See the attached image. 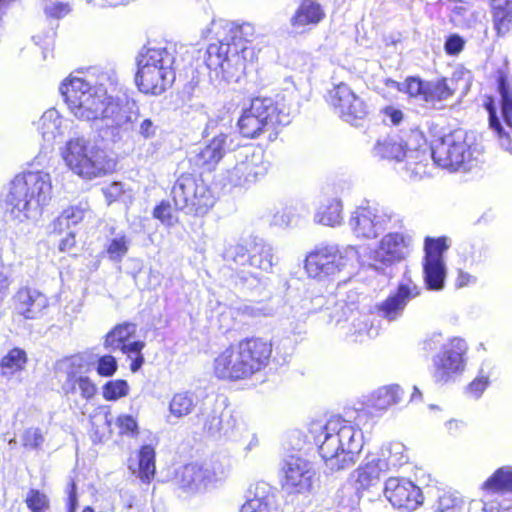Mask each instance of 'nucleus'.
Masks as SVG:
<instances>
[{
    "label": "nucleus",
    "mask_w": 512,
    "mask_h": 512,
    "mask_svg": "<svg viewBox=\"0 0 512 512\" xmlns=\"http://www.w3.org/2000/svg\"><path fill=\"white\" fill-rule=\"evenodd\" d=\"M420 287L412 280L406 271L398 285L397 291L377 305L379 316L388 321H394L402 316L409 301L420 295Z\"/></svg>",
    "instance_id": "22"
},
{
    "label": "nucleus",
    "mask_w": 512,
    "mask_h": 512,
    "mask_svg": "<svg viewBox=\"0 0 512 512\" xmlns=\"http://www.w3.org/2000/svg\"><path fill=\"white\" fill-rule=\"evenodd\" d=\"M439 512H458L456 501L449 496H443L439 500Z\"/></svg>",
    "instance_id": "64"
},
{
    "label": "nucleus",
    "mask_w": 512,
    "mask_h": 512,
    "mask_svg": "<svg viewBox=\"0 0 512 512\" xmlns=\"http://www.w3.org/2000/svg\"><path fill=\"white\" fill-rule=\"evenodd\" d=\"M377 334V329L373 326L368 327V323L364 318H357L351 323V328L347 336L351 337L354 341H361L364 336L373 338Z\"/></svg>",
    "instance_id": "46"
},
{
    "label": "nucleus",
    "mask_w": 512,
    "mask_h": 512,
    "mask_svg": "<svg viewBox=\"0 0 512 512\" xmlns=\"http://www.w3.org/2000/svg\"><path fill=\"white\" fill-rule=\"evenodd\" d=\"M247 249L242 244H235L229 247L224 254L227 260H232L234 263L244 265L248 263Z\"/></svg>",
    "instance_id": "56"
},
{
    "label": "nucleus",
    "mask_w": 512,
    "mask_h": 512,
    "mask_svg": "<svg viewBox=\"0 0 512 512\" xmlns=\"http://www.w3.org/2000/svg\"><path fill=\"white\" fill-rule=\"evenodd\" d=\"M45 441L44 434L40 428L28 427L20 435L21 445L27 450H38Z\"/></svg>",
    "instance_id": "44"
},
{
    "label": "nucleus",
    "mask_w": 512,
    "mask_h": 512,
    "mask_svg": "<svg viewBox=\"0 0 512 512\" xmlns=\"http://www.w3.org/2000/svg\"><path fill=\"white\" fill-rule=\"evenodd\" d=\"M153 217L168 227H172L177 223V218L173 215L171 206L166 201H162L154 208Z\"/></svg>",
    "instance_id": "51"
},
{
    "label": "nucleus",
    "mask_w": 512,
    "mask_h": 512,
    "mask_svg": "<svg viewBox=\"0 0 512 512\" xmlns=\"http://www.w3.org/2000/svg\"><path fill=\"white\" fill-rule=\"evenodd\" d=\"M130 245L129 238L123 234H116L107 244L106 251L111 260L119 262L127 254Z\"/></svg>",
    "instance_id": "42"
},
{
    "label": "nucleus",
    "mask_w": 512,
    "mask_h": 512,
    "mask_svg": "<svg viewBox=\"0 0 512 512\" xmlns=\"http://www.w3.org/2000/svg\"><path fill=\"white\" fill-rule=\"evenodd\" d=\"M448 249L445 238L425 241V258L423 262V279L428 290L440 291L444 288L447 269L443 253Z\"/></svg>",
    "instance_id": "17"
},
{
    "label": "nucleus",
    "mask_w": 512,
    "mask_h": 512,
    "mask_svg": "<svg viewBox=\"0 0 512 512\" xmlns=\"http://www.w3.org/2000/svg\"><path fill=\"white\" fill-rule=\"evenodd\" d=\"M118 364L115 357L104 355L98 359L97 373L103 377H110L117 371Z\"/></svg>",
    "instance_id": "54"
},
{
    "label": "nucleus",
    "mask_w": 512,
    "mask_h": 512,
    "mask_svg": "<svg viewBox=\"0 0 512 512\" xmlns=\"http://www.w3.org/2000/svg\"><path fill=\"white\" fill-rule=\"evenodd\" d=\"M60 154L69 170L84 180L101 177L112 170V161L106 152L84 137L69 139Z\"/></svg>",
    "instance_id": "8"
},
{
    "label": "nucleus",
    "mask_w": 512,
    "mask_h": 512,
    "mask_svg": "<svg viewBox=\"0 0 512 512\" xmlns=\"http://www.w3.org/2000/svg\"><path fill=\"white\" fill-rule=\"evenodd\" d=\"M452 20L457 23V25H464L465 23L460 18H471L472 20H476L475 12L471 11L464 5H456L452 11Z\"/></svg>",
    "instance_id": "61"
},
{
    "label": "nucleus",
    "mask_w": 512,
    "mask_h": 512,
    "mask_svg": "<svg viewBox=\"0 0 512 512\" xmlns=\"http://www.w3.org/2000/svg\"><path fill=\"white\" fill-rule=\"evenodd\" d=\"M47 306V297L34 288H21L14 296L15 311L25 319L38 318Z\"/></svg>",
    "instance_id": "25"
},
{
    "label": "nucleus",
    "mask_w": 512,
    "mask_h": 512,
    "mask_svg": "<svg viewBox=\"0 0 512 512\" xmlns=\"http://www.w3.org/2000/svg\"><path fill=\"white\" fill-rule=\"evenodd\" d=\"M425 87L426 82L424 83L418 78L410 77L398 89L404 91L410 97L423 101Z\"/></svg>",
    "instance_id": "50"
},
{
    "label": "nucleus",
    "mask_w": 512,
    "mask_h": 512,
    "mask_svg": "<svg viewBox=\"0 0 512 512\" xmlns=\"http://www.w3.org/2000/svg\"><path fill=\"white\" fill-rule=\"evenodd\" d=\"M383 114L385 120H389L394 125H398L403 120L402 111L392 106L384 108Z\"/></svg>",
    "instance_id": "63"
},
{
    "label": "nucleus",
    "mask_w": 512,
    "mask_h": 512,
    "mask_svg": "<svg viewBox=\"0 0 512 512\" xmlns=\"http://www.w3.org/2000/svg\"><path fill=\"white\" fill-rule=\"evenodd\" d=\"M195 406L193 394L188 392L176 393L169 404L170 414L176 418L189 415Z\"/></svg>",
    "instance_id": "39"
},
{
    "label": "nucleus",
    "mask_w": 512,
    "mask_h": 512,
    "mask_svg": "<svg viewBox=\"0 0 512 512\" xmlns=\"http://www.w3.org/2000/svg\"><path fill=\"white\" fill-rule=\"evenodd\" d=\"M175 55L166 47H143L136 57L135 83L145 94L160 95L175 80Z\"/></svg>",
    "instance_id": "6"
},
{
    "label": "nucleus",
    "mask_w": 512,
    "mask_h": 512,
    "mask_svg": "<svg viewBox=\"0 0 512 512\" xmlns=\"http://www.w3.org/2000/svg\"><path fill=\"white\" fill-rule=\"evenodd\" d=\"M86 360L83 355L77 354L60 360L56 365L59 374L66 377L64 388L74 391V382L83 372Z\"/></svg>",
    "instance_id": "30"
},
{
    "label": "nucleus",
    "mask_w": 512,
    "mask_h": 512,
    "mask_svg": "<svg viewBox=\"0 0 512 512\" xmlns=\"http://www.w3.org/2000/svg\"><path fill=\"white\" fill-rule=\"evenodd\" d=\"M424 139L417 130H409L401 134L390 135L379 140L374 153L382 158L405 162V169L411 177L422 178L428 171L429 153L422 149Z\"/></svg>",
    "instance_id": "7"
},
{
    "label": "nucleus",
    "mask_w": 512,
    "mask_h": 512,
    "mask_svg": "<svg viewBox=\"0 0 512 512\" xmlns=\"http://www.w3.org/2000/svg\"><path fill=\"white\" fill-rule=\"evenodd\" d=\"M226 37L211 43L206 51V65L215 74L227 82L237 80L244 72L248 58L253 51L247 46L255 37V28L250 23H230L226 26Z\"/></svg>",
    "instance_id": "3"
},
{
    "label": "nucleus",
    "mask_w": 512,
    "mask_h": 512,
    "mask_svg": "<svg viewBox=\"0 0 512 512\" xmlns=\"http://www.w3.org/2000/svg\"><path fill=\"white\" fill-rule=\"evenodd\" d=\"M52 198V180L43 170L26 171L14 177L4 199L7 217L23 223L37 219Z\"/></svg>",
    "instance_id": "4"
},
{
    "label": "nucleus",
    "mask_w": 512,
    "mask_h": 512,
    "mask_svg": "<svg viewBox=\"0 0 512 512\" xmlns=\"http://www.w3.org/2000/svg\"><path fill=\"white\" fill-rule=\"evenodd\" d=\"M453 92L454 90L450 87L447 79L426 82L423 101L434 104L450 98Z\"/></svg>",
    "instance_id": "37"
},
{
    "label": "nucleus",
    "mask_w": 512,
    "mask_h": 512,
    "mask_svg": "<svg viewBox=\"0 0 512 512\" xmlns=\"http://www.w3.org/2000/svg\"><path fill=\"white\" fill-rule=\"evenodd\" d=\"M410 239L401 233L385 235L376 249L371 251V268L384 273L386 268L403 260L408 253Z\"/></svg>",
    "instance_id": "19"
},
{
    "label": "nucleus",
    "mask_w": 512,
    "mask_h": 512,
    "mask_svg": "<svg viewBox=\"0 0 512 512\" xmlns=\"http://www.w3.org/2000/svg\"><path fill=\"white\" fill-rule=\"evenodd\" d=\"M343 205L337 197L324 199L314 215V221L318 224L335 227L343 222Z\"/></svg>",
    "instance_id": "28"
},
{
    "label": "nucleus",
    "mask_w": 512,
    "mask_h": 512,
    "mask_svg": "<svg viewBox=\"0 0 512 512\" xmlns=\"http://www.w3.org/2000/svg\"><path fill=\"white\" fill-rule=\"evenodd\" d=\"M498 90L501 96V115L505 124L512 129V92L503 75L498 80Z\"/></svg>",
    "instance_id": "40"
},
{
    "label": "nucleus",
    "mask_w": 512,
    "mask_h": 512,
    "mask_svg": "<svg viewBox=\"0 0 512 512\" xmlns=\"http://www.w3.org/2000/svg\"><path fill=\"white\" fill-rule=\"evenodd\" d=\"M136 123H138L137 128L135 129L136 133L145 140L157 137L160 132V124L158 120L151 117L142 118L140 114L137 121L130 123L121 129H128L129 126H132Z\"/></svg>",
    "instance_id": "41"
},
{
    "label": "nucleus",
    "mask_w": 512,
    "mask_h": 512,
    "mask_svg": "<svg viewBox=\"0 0 512 512\" xmlns=\"http://www.w3.org/2000/svg\"><path fill=\"white\" fill-rule=\"evenodd\" d=\"M78 386L83 398L90 399L96 393L95 384L86 376H79L74 382V387Z\"/></svg>",
    "instance_id": "59"
},
{
    "label": "nucleus",
    "mask_w": 512,
    "mask_h": 512,
    "mask_svg": "<svg viewBox=\"0 0 512 512\" xmlns=\"http://www.w3.org/2000/svg\"><path fill=\"white\" fill-rule=\"evenodd\" d=\"M466 341L453 338L445 343L432 359V377L436 383L446 384L459 376L465 368Z\"/></svg>",
    "instance_id": "13"
},
{
    "label": "nucleus",
    "mask_w": 512,
    "mask_h": 512,
    "mask_svg": "<svg viewBox=\"0 0 512 512\" xmlns=\"http://www.w3.org/2000/svg\"><path fill=\"white\" fill-rule=\"evenodd\" d=\"M229 472V466L218 460L189 463L177 470L174 481L182 493L191 496L216 488L226 480Z\"/></svg>",
    "instance_id": "10"
},
{
    "label": "nucleus",
    "mask_w": 512,
    "mask_h": 512,
    "mask_svg": "<svg viewBox=\"0 0 512 512\" xmlns=\"http://www.w3.org/2000/svg\"><path fill=\"white\" fill-rule=\"evenodd\" d=\"M282 473L281 486L288 494H309L318 482L314 465L300 457H289L282 468Z\"/></svg>",
    "instance_id": "14"
},
{
    "label": "nucleus",
    "mask_w": 512,
    "mask_h": 512,
    "mask_svg": "<svg viewBox=\"0 0 512 512\" xmlns=\"http://www.w3.org/2000/svg\"><path fill=\"white\" fill-rule=\"evenodd\" d=\"M38 130L46 142H53L57 137L63 136L66 125L58 111L49 109L43 113L38 121Z\"/></svg>",
    "instance_id": "29"
},
{
    "label": "nucleus",
    "mask_w": 512,
    "mask_h": 512,
    "mask_svg": "<svg viewBox=\"0 0 512 512\" xmlns=\"http://www.w3.org/2000/svg\"><path fill=\"white\" fill-rule=\"evenodd\" d=\"M489 385V376L481 370L479 375L469 384L468 393L478 399Z\"/></svg>",
    "instance_id": "55"
},
{
    "label": "nucleus",
    "mask_w": 512,
    "mask_h": 512,
    "mask_svg": "<svg viewBox=\"0 0 512 512\" xmlns=\"http://www.w3.org/2000/svg\"><path fill=\"white\" fill-rule=\"evenodd\" d=\"M400 399L401 389L398 385H394L379 388L372 394L370 401L375 409L385 410L397 404Z\"/></svg>",
    "instance_id": "35"
},
{
    "label": "nucleus",
    "mask_w": 512,
    "mask_h": 512,
    "mask_svg": "<svg viewBox=\"0 0 512 512\" xmlns=\"http://www.w3.org/2000/svg\"><path fill=\"white\" fill-rule=\"evenodd\" d=\"M25 502L32 512H43L49 506L47 496L34 489L28 492Z\"/></svg>",
    "instance_id": "49"
},
{
    "label": "nucleus",
    "mask_w": 512,
    "mask_h": 512,
    "mask_svg": "<svg viewBox=\"0 0 512 512\" xmlns=\"http://www.w3.org/2000/svg\"><path fill=\"white\" fill-rule=\"evenodd\" d=\"M248 263L253 268L270 272L275 264V256L272 247L264 243L256 244L252 253L249 255Z\"/></svg>",
    "instance_id": "34"
},
{
    "label": "nucleus",
    "mask_w": 512,
    "mask_h": 512,
    "mask_svg": "<svg viewBox=\"0 0 512 512\" xmlns=\"http://www.w3.org/2000/svg\"><path fill=\"white\" fill-rule=\"evenodd\" d=\"M329 100L339 116L352 125H357L369 113L364 100L345 83H340L329 91Z\"/></svg>",
    "instance_id": "18"
},
{
    "label": "nucleus",
    "mask_w": 512,
    "mask_h": 512,
    "mask_svg": "<svg viewBox=\"0 0 512 512\" xmlns=\"http://www.w3.org/2000/svg\"><path fill=\"white\" fill-rule=\"evenodd\" d=\"M171 195L177 209L195 216H204L215 203L208 186L191 175H181L173 185Z\"/></svg>",
    "instance_id": "12"
},
{
    "label": "nucleus",
    "mask_w": 512,
    "mask_h": 512,
    "mask_svg": "<svg viewBox=\"0 0 512 512\" xmlns=\"http://www.w3.org/2000/svg\"><path fill=\"white\" fill-rule=\"evenodd\" d=\"M137 325L131 322H124L116 325L104 339V347L116 351L136 334Z\"/></svg>",
    "instance_id": "31"
},
{
    "label": "nucleus",
    "mask_w": 512,
    "mask_h": 512,
    "mask_svg": "<svg viewBox=\"0 0 512 512\" xmlns=\"http://www.w3.org/2000/svg\"><path fill=\"white\" fill-rule=\"evenodd\" d=\"M268 168L263 150L246 147L239 152L236 165L228 172V179L234 186H243L265 176Z\"/></svg>",
    "instance_id": "16"
},
{
    "label": "nucleus",
    "mask_w": 512,
    "mask_h": 512,
    "mask_svg": "<svg viewBox=\"0 0 512 512\" xmlns=\"http://www.w3.org/2000/svg\"><path fill=\"white\" fill-rule=\"evenodd\" d=\"M240 512H270L269 502L266 498L254 497L243 504Z\"/></svg>",
    "instance_id": "57"
},
{
    "label": "nucleus",
    "mask_w": 512,
    "mask_h": 512,
    "mask_svg": "<svg viewBox=\"0 0 512 512\" xmlns=\"http://www.w3.org/2000/svg\"><path fill=\"white\" fill-rule=\"evenodd\" d=\"M390 457L387 461L389 465L400 466L408 461L406 448L402 443L395 442L389 446Z\"/></svg>",
    "instance_id": "53"
},
{
    "label": "nucleus",
    "mask_w": 512,
    "mask_h": 512,
    "mask_svg": "<svg viewBox=\"0 0 512 512\" xmlns=\"http://www.w3.org/2000/svg\"><path fill=\"white\" fill-rule=\"evenodd\" d=\"M389 468L386 459L372 458L361 465L354 473L357 490H366L375 485L382 472Z\"/></svg>",
    "instance_id": "26"
},
{
    "label": "nucleus",
    "mask_w": 512,
    "mask_h": 512,
    "mask_svg": "<svg viewBox=\"0 0 512 512\" xmlns=\"http://www.w3.org/2000/svg\"><path fill=\"white\" fill-rule=\"evenodd\" d=\"M309 432L330 471H338L353 464L355 456L363 447L362 432L338 416L331 417L324 424L312 423Z\"/></svg>",
    "instance_id": "2"
},
{
    "label": "nucleus",
    "mask_w": 512,
    "mask_h": 512,
    "mask_svg": "<svg viewBox=\"0 0 512 512\" xmlns=\"http://www.w3.org/2000/svg\"><path fill=\"white\" fill-rule=\"evenodd\" d=\"M465 41L457 34L450 35L444 45L445 52L448 55H458L464 48Z\"/></svg>",
    "instance_id": "58"
},
{
    "label": "nucleus",
    "mask_w": 512,
    "mask_h": 512,
    "mask_svg": "<svg viewBox=\"0 0 512 512\" xmlns=\"http://www.w3.org/2000/svg\"><path fill=\"white\" fill-rule=\"evenodd\" d=\"M90 207L88 202L81 201L76 205H72L62 212V220H67L70 225H76L81 222L87 215H90Z\"/></svg>",
    "instance_id": "45"
},
{
    "label": "nucleus",
    "mask_w": 512,
    "mask_h": 512,
    "mask_svg": "<svg viewBox=\"0 0 512 512\" xmlns=\"http://www.w3.org/2000/svg\"><path fill=\"white\" fill-rule=\"evenodd\" d=\"M204 429L211 436L222 437L236 444H244L251 427L234 412L225 411L220 416L209 417L204 424Z\"/></svg>",
    "instance_id": "20"
},
{
    "label": "nucleus",
    "mask_w": 512,
    "mask_h": 512,
    "mask_svg": "<svg viewBox=\"0 0 512 512\" xmlns=\"http://www.w3.org/2000/svg\"><path fill=\"white\" fill-rule=\"evenodd\" d=\"M144 347L145 343L143 341H128L118 350L127 355L129 358H132L133 356L142 354L141 351Z\"/></svg>",
    "instance_id": "62"
},
{
    "label": "nucleus",
    "mask_w": 512,
    "mask_h": 512,
    "mask_svg": "<svg viewBox=\"0 0 512 512\" xmlns=\"http://www.w3.org/2000/svg\"><path fill=\"white\" fill-rule=\"evenodd\" d=\"M272 346L259 338L242 340L221 351L213 361V373L220 380H245L265 368Z\"/></svg>",
    "instance_id": "5"
},
{
    "label": "nucleus",
    "mask_w": 512,
    "mask_h": 512,
    "mask_svg": "<svg viewBox=\"0 0 512 512\" xmlns=\"http://www.w3.org/2000/svg\"><path fill=\"white\" fill-rule=\"evenodd\" d=\"M359 261L360 253L357 247L329 244L317 247L306 256L305 270L309 277L325 280L341 271L354 270Z\"/></svg>",
    "instance_id": "9"
},
{
    "label": "nucleus",
    "mask_w": 512,
    "mask_h": 512,
    "mask_svg": "<svg viewBox=\"0 0 512 512\" xmlns=\"http://www.w3.org/2000/svg\"><path fill=\"white\" fill-rule=\"evenodd\" d=\"M442 168L458 169L473 158V152L461 132L447 135L432 147L429 158Z\"/></svg>",
    "instance_id": "15"
},
{
    "label": "nucleus",
    "mask_w": 512,
    "mask_h": 512,
    "mask_svg": "<svg viewBox=\"0 0 512 512\" xmlns=\"http://www.w3.org/2000/svg\"><path fill=\"white\" fill-rule=\"evenodd\" d=\"M27 356L24 350L14 348L10 350L1 360L0 369L3 376H12L24 369Z\"/></svg>",
    "instance_id": "36"
},
{
    "label": "nucleus",
    "mask_w": 512,
    "mask_h": 512,
    "mask_svg": "<svg viewBox=\"0 0 512 512\" xmlns=\"http://www.w3.org/2000/svg\"><path fill=\"white\" fill-rule=\"evenodd\" d=\"M155 474V451L150 445L141 447L138 460V477L149 483Z\"/></svg>",
    "instance_id": "38"
},
{
    "label": "nucleus",
    "mask_w": 512,
    "mask_h": 512,
    "mask_svg": "<svg viewBox=\"0 0 512 512\" xmlns=\"http://www.w3.org/2000/svg\"><path fill=\"white\" fill-rule=\"evenodd\" d=\"M238 144L235 143V135L233 133H219L213 137L210 142L200 148L198 152L191 158L192 162L199 168L211 171L223 158V156Z\"/></svg>",
    "instance_id": "23"
},
{
    "label": "nucleus",
    "mask_w": 512,
    "mask_h": 512,
    "mask_svg": "<svg viewBox=\"0 0 512 512\" xmlns=\"http://www.w3.org/2000/svg\"><path fill=\"white\" fill-rule=\"evenodd\" d=\"M490 1L495 29L499 35H504L512 28V0Z\"/></svg>",
    "instance_id": "32"
},
{
    "label": "nucleus",
    "mask_w": 512,
    "mask_h": 512,
    "mask_svg": "<svg viewBox=\"0 0 512 512\" xmlns=\"http://www.w3.org/2000/svg\"><path fill=\"white\" fill-rule=\"evenodd\" d=\"M482 490L490 493H512V466L498 468L483 484Z\"/></svg>",
    "instance_id": "33"
},
{
    "label": "nucleus",
    "mask_w": 512,
    "mask_h": 512,
    "mask_svg": "<svg viewBox=\"0 0 512 512\" xmlns=\"http://www.w3.org/2000/svg\"><path fill=\"white\" fill-rule=\"evenodd\" d=\"M102 192L108 204L119 200L125 201V198L131 199L132 197L130 191L126 190L121 182L110 183L102 188Z\"/></svg>",
    "instance_id": "48"
},
{
    "label": "nucleus",
    "mask_w": 512,
    "mask_h": 512,
    "mask_svg": "<svg viewBox=\"0 0 512 512\" xmlns=\"http://www.w3.org/2000/svg\"><path fill=\"white\" fill-rule=\"evenodd\" d=\"M46 15L53 18H61L70 12V7L67 3L62 2H49L45 6Z\"/></svg>",
    "instance_id": "60"
},
{
    "label": "nucleus",
    "mask_w": 512,
    "mask_h": 512,
    "mask_svg": "<svg viewBox=\"0 0 512 512\" xmlns=\"http://www.w3.org/2000/svg\"><path fill=\"white\" fill-rule=\"evenodd\" d=\"M289 122V114L284 105H279L270 98H256L243 111L238 126L243 136L254 138L265 129Z\"/></svg>",
    "instance_id": "11"
},
{
    "label": "nucleus",
    "mask_w": 512,
    "mask_h": 512,
    "mask_svg": "<svg viewBox=\"0 0 512 512\" xmlns=\"http://www.w3.org/2000/svg\"><path fill=\"white\" fill-rule=\"evenodd\" d=\"M325 17L322 5L316 0H302L290 23L294 28L317 25Z\"/></svg>",
    "instance_id": "27"
},
{
    "label": "nucleus",
    "mask_w": 512,
    "mask_h": 512,
    "mask_svg": "<svg viewBox=\"0 0 512 512\" xmlns=\"http://www.w3.org/2000/svg\"><path fill=\"white\" fill-rule=\"evenodd\" d=\"M486 108L489 113V125L493 129L499 138L500 145L507 151L512 152V144L509 135L504 131L501 126L500 120L497 116L496 110L494 109L491 102L486 104Z\"/></svg>",
    "instance_id": "43"
},
{
    "label": "nucleus",
    "mask_w": 512,
    "mask_h": 512,
    "mask_svg": "<svg viewBox=\"0 0 512 512\" xmlns=\"http://www.w3.org/2000/svg\"><path fill=\"white\" fill-rule=\"evenodd\" d=\"M61 94L69 112L82 121L100 122L102 127L122 128L139 118L135 103L121 104L109 96L103 84L92 85L80 77L66 79Z\"/></svg>",
    "instance_id": "1"
},
{
    "label": "nucleus",
    "mask_w": 512,
    "mask_h": 512,
    "mask_svg": "<svg viewBox=\"0 0 512 512\" xmlns=\"http://www.w3.org/2000/svg\"><path fill=\"white\" fill-rule=\"evenodd\" d=\"M384 495L394 507L409 510L417 508L422 501L420 489L411 481L403 478L391 477L387 479Z\"/></svg>",
    "instance_id": "24"
},
{
    "label": "nucleus",
    "mask_w": 512,
    "mask_h": 512,
    "mask_svg": "<svg viewBox=\"0 0 512 512\" xmlns=\"http://www.w3.org/2000/svg\"><path fill=\"white\" fill-rule=\"evenodd\" d=\"M129 385L125 380L109 381L103 386V397L109 401H115L128 394Z\"/></svg>",
    "instance_id": "47"
},
{
    "label": "nucleus",
    "mask_w": 512,
    "mask_h": 512,
    "mask_svg": "<svg viewBox=\"0 0 512 512\" xmlns=\"http://www.w3.org/2000/svg\"><path fill=\"white\" fill-rule=\"evenodd\" d=\"M116 425L122 435L135 436L138 433V425L134 417L130 415H120L116 420Z\"/></svg>",
    "instance_id": "52"
},
{
    "label": "nucleus",
    "mask_w": 512,
    "mask_h": 512,
    "mask_svg": "<svg viewBox=\"0 0 512 512\" xmlns=\"http://www.w3.org/2000/svg\"><path fill=\"white\" fill-rule=\"evenodd\" d=\"M391 219L384 210L373 207H359L352 212L349 227L357 238L372 239L383 231Z\"/></svg>",
    "instance_id": "21"
}]
</instances>
